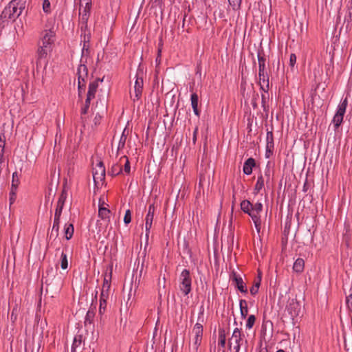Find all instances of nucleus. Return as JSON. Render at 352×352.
I'll return each instance as SVG.
<instances>
[{
	"instance_id": "f257e3e1",
	"label": "nucleus",
	"mask_w": 352,
	"mask_h": 352,
	"mask_svg": "<svg viewBox=\"0 0 352 352\" xmlns=\"http://www.w3.org/2000/svg\"><path fill=\"white\" fill-rule=\"evenodd\" d=\"M54 38L55 32L53 30H45L43 31L38 49V59L39 61L43 59L46 60L48 54L52 51Z\"/></svg>"
},
{
	"instance_id": "f03ea898",
	"label": "nucleus",
	"mask_w": 352,
	"mask_h": 352,
	"mask_svg": "<svg viewBox=\"0 0 352 352\" xmlns=\"http://www.w3.org/2000/svg\"><path fill=\"white\" fill-rule=\"evenodd\" d=\"M241 208L252 218L257 232H259L261 223L260 213L263 210L262 203L258 201L253 205L250 201L243 200L241 203Z\"/></svg>"
},
{
	"instance_id": "7ed1b4c3",
	"label": "nucleus",
	"mask_w": 352,
	"mask_h": 352,
	"mask_svg": "<svg viewBox=\"0 0 352 352\" xmlns=\"http://www.w3.org/2000/svg\"><path fill=\"white\" fill-rule=\"evenodd\" d=\"M23 8L24 3L22 0H12L2 11L0 20L2 23L8 22L9 20L14 21L21 14Z\"/></svg>"
},
{
	"instance_id": "20e7f679",
	"label": "nucleus",
	"mask_w": 352,
	"mask_h": 352,
	"mask_svg": "<svg viewBox=\"0 0 352 352\" xmlns=\"http://www.w3.org/2000/svg\"><path fill=\"white\" fill-rule=\"evenodd\" d=\"M203 331V325L197 322L192 329L189 352H199V348L202 342Z\"/></svg>"
},
{
	"instance_id": "39448f33",
	"label": "nucleus",
	"mask_w": 352,
	"mask_h": 352,
	"mask_svg": "<svg viewBox=\"0 0 352 352\" xmlns=\"http://www.w3.org/2000/svg\"><path fill=\"white\" fill-rule=\"evenodd\" d=\"M111 277L107 278V276L104 278L102 291L100 296L99 314H104L107 309V302L109 296L111 287Z\"/></svg>"
},
{
	"instance_id": "423d86ee",
	"label": "nucleus",
	"mask_w": 352,
	"mask_h": 352,
	"mask_svg": "<svg viewBox=\"0 0 352 352\" xmlns=\"http://www.w3.org/2000/svg\"><path fill=\"white\" fill-rule=\"evenodd\" d=\"M348 105L347 98H342L338 105L336 113L334 115L332 122L334 124L335 129H337L342 122L346 109Z\"/></svg>"
},
{
	"instance_id": "0eeeda50",
	"label": "nucleus",
	"mask_w": 352,
	"mask_h": 352,
	"mask_svg": "<svg viewBox=\"0 0 352 352\" xmlns=\"http://www.w3.org/2000/svg\"><path fill=\"white\" fill-rule=\"evenodd\" d=\"M179 280L180 290L184 294V296H187L191 292L192 289V279L190 275L189 270L186 269L184 270L180 274Z\"/></svg>"
},
{
	"instance_id": "6e6552de",
	"label": "nucleus",
	"mask_w": 352,
	"mask_h": 352,
	"mask_svg": "<svg viewBox=\"0 0 352 352\" xmlns=\"http://www.w3.org/2000/svg\"><path fill=\"white\" fill-rule=\"evenodd\" d=\"M143 75V70L139 67L135 74L134 96L131 95L133 101L139 100L142 96L144 85Z\"/></svg>"
},
{
	"instance_id": "1a4fd4ad",
	"label": "nucleus",
	"mask_w": 352,
	"mask_h": 352,
	"mask_svg": "<svg viewBox=\"0 0 352 352\" xmlns=\"http://www.w3.org/2000/svg\"><path fill=\"white\" fill-rule=\"evenodd\" d=\"M242 340V333L239 329L235 328L232 332V336L228 341L230 347L233 345L234 352H239L241 349V342Z\"/></svg>"
},
{
	"instance_id": "9d476101",
	"label": "nucleus",
	"mask_w": 352,
	"mask_h": 352,
	"mask_svg": "<svg viewBox=\"0 0 352 352\" xmlns=\"http://www.w3.org/2000/svg\"><path fill=\"white\" fill-rule=\"evenodd\" d=\"M155 206L153 204H151L148 208V212L145 217V232L146 236L148 237L152 223L154 218Z\"/></svg>"
},
{
	"instance_id": "9b49d317",
	"label": "nucleus",
	"mask_w": 352,
	"mask_h": 352,
	"mask_svg": "<svg viewBox=\"0 0 352 352\" xmlns=\"http://www.w3.org/2000/svg\"><path fill=\"white\" fill-rule=\"evenodd\" d=\"M232 282L234 283L236 287L242 293L247 294L248 289L245 283H244L240 274L233 272L231 275Z\"/></svg>"
},
{
	"instance_id": "f8f14e48",
	"label": "nucleus",
	"mask_w": 352,
	"mask_h": 352,
	"mask_svg": "<svg viewBox=\"0 0 352 352\" xmlns=\"http://www.w3.org/2000/svg\"><path fill=\"white\" fill-rule=\"evenodd\" d=\"M105 177V167L102 162H98L94 168L93 177L95 182L102 181Z\"/></svg>"
},
{
	"instance_id": "ddd939ff",
	"label": "nucleus",
	"mask_w": 352,
	"mask_h": 352,
	"mask_svg": "<svg viewBox=\"0 0 352 352\" xmlns=\"http://www.w3.org/2000/svg\"><path fill=\"white\" fill-rule=\"evenodd\" d=\"M260 89L265 93H268L270 89V81L268 74L265 72H258Z\"/></svg>"
},
{
	"instance_id": "4468645a",
	"label": "nucleus",
	"mask_w": 352,
	"mask_h": 352,
	"mask_svg": "<svg viewBox=\"0 0 352 352\" xmlns=\"http://www.w3.org/2000/svg\"><path fill=\"white\" fill-rule=\"evenodd\" d=\"M104 199L100 198L99 199L98 216L101 219L109 222L111 211L104 206Z\"/></svg>"
},
{
	"instance_id": "2eb2a0df",
	"label": "nucleus",
	"mask_w": 352,
	"mask_h": 352,
	"mask_svg": "<svg viewBox=\"0 0 352 352\" xmlns=\"http://www.w3.org/2000/svg\"><path fill=\"white\" fill-rule=\"evenodd\" d=\"M91 6H80V20L82 23L86 24L90 13Z\"/></svg>"
},
{
	"instance_id": "dca6fc26",
	"label": "nucleus",
	"mask_w": 352,
	"mask_h": 352,
	"mask_svg": "<svg viewBox=\"0 0 352 352\" xmlns=\"http://www.w3.org/2000/svg\"><path fill=\"white\" fill-rule=\"evenodd\" d=\"M98 81L99 79L94 80L89 84V89L87 94V97H88V100H92L95 98V95L98 87Z\"/></svg>"
},
{
	"instance_id": "f3484780",
	"label": "nucleus",
	"mask_w": 352,
	"mask_h": 352,
	"mask_svg": "<svg viewBox=\"0 0 352 352\" xmlns=\"http://www.w3.org/2000/svg\"><path fill=\"white\" fill-rule=\"evenodd\" d=\"M255 166V160L250 157L248 158L243 164V171L244 174L250 175L252 173V168Z\"/></svg>"
},
{
	"instance_id": "a211bd4d",
	"label": "nucleus",
	"mask_w": 352,
	"mask_h": 352,
	"mask_svg": "<svg viewBox=\"0 0 352 352\" xmlns=\"http://www.w3.org/2000/svg\"><path fill=\"white\" fill-rule=\"evenodd\" d=\"M190 101H191V106L193 109L194 113L199 117L200 112L198 110V102H199V97L198 95L196 93H192L190 96Z\"/></svg>"
},
{
	"instance_id": "6ab92c4d",
	"label": "nucleus",
	"mask_w": 352,
	"mask_h": 352,
	"mask_svg": "<svg viewBox=\"0 0 352 352\" xmlns=\"http://www.w3.org/2000/svg\"><path fill=\"white\" fill-rule=\"evenodd\" d=\"M78 88L80 87V80L84 81L87 76V68L85 64H80L78 68Z\"/></svg>"
},
{
	"instance_id": "aec40b11",
	"label": "nucleus",
	"mask_w": 352,
	"mask_h": 352,
	"mask_svg": "<svg viewBox=\"0 0 352 352\" xmlns=\"http://www.w3.org/2000/svg\"><path fill=\"white\" fill-rule=\"evenodd\" d=\"M239 308L241 312V316L245 319L248 314V302L245 300L241 299L239 300Z\"/></svg>"
},
{
	"instance_id": "412c9836",
	"label": "nucleus",
	"mask_w": 352,
	"mask_h": 352,
	"mask_svg": "<svg viewBox=\"0 0 352 352\" xmlns=\"http://www.w3.org/2000/svg\"><path fill=\"white\" fill-rule=\"evenodd\" d=\"M83 339L82 335H76L72 345L71 352H76L77 349L81 346Z\"/></svg>"
},
{
	"instance_id": "4be33fe9",
	"label": "nucleus",
	"mask_w": 352,
	"mask_h": 352,
	"mask_svg": "<svg viewBox=\"0 0 352 352\" xmlns=\"http://www.w3.org/2000/svg\"><path fill=\"white\" fill-rule=\"evenodd\" d=\"M305 267V261L302 258H297L293 265V270L297 273H300L303 271Z\"/></svg>"
},
{
	"instance_id": "5701e85b",
	"label": "nucleus",
	"mask_w": 352,
	"mask_h": 352,
	"mask_svg": "<svg viewBox=\"0 0 352 352\" xmlns=\"http://www.w3.org/2000/svg\"><path fill=\"white\" fill-rule=\"evenodd\" d=\"M264 183H265L264 178H263V175H261L260 176L258 177L256 185L254 188V194H258L260 192V191L264 187Z\"/></svg>"
},
{
	"instance_id": "b1692460",
	"label": "nucleus",
	"mask_w": 352,
	"mask_h": 352,
	"mask_svg": "<svg viewBox=\"0 0 352 352\" xmlns=\"http://www.w3.org/2000/svg\"><path fill=\"white\" fill-rule=\"evenodd\" d=\"M300 305L296 302H292L289 304V307H288V310L290 312V314L292 316H296L298 315L300 312Z\"/></svg>"
},
{
	"instance_id": "393cba45",
	"label": "nucleus",
	"mask_w": 352,
	"mask_h": 352,
	"mask_svg": "<svg viewBox=\"0 0 352 352\" xmlns=\"http://www.w3.org/2000/svg\"><path fill=\"white\" fill-rule=\"evenodd\" d=\"M219 345L224 348L226 344V331L223 329H219Z\"/></svg>"
},
{
	"instance_id": "a878e982",
	"label": "nucleus",
	"mask_w": 352,
	"mask_h": 352,
	"mask_svg": "<svg viewBox=\"0 0 352 352\" xmlns=\"http://www.w3.org/2000/svg\"><path fill=\"white\" fill-rule=\"evenodd\" d=\"M122 170L121 165L118 162H116L112 165L109 173L112 176H116L119 175Z\"/></svg>"
},
{
	"instance_id": "bb28decb",
	"label": "nucleus",
	"mask_w": 352,
	"mask_h": 352,
	"mask_svg": "<svg viewBox=\"0 0 352 352\" xmlns=\"http://www.w3.org/2000/svg\"><path fill=\"white\" fill-rule=\"evenodd\" d=\"M89 38H87V41H86V36H84V43L82 48V58L81 62L83 61V59L89 55Z\"/></svg>"
},
{
	"instance_id": "cd10ccee",
	"label": "nucleus",
	"mask_w": 352,
	"mask_h": 352,
	"mask_svg": "<svg viewBox=\"0 0 352 352\" xmlns=\"http://www.w3.org/2000/svg\"><path fill=\"white\" fill-rule=\"evenodd\" d=\"M65 239L69 240L74 234V226L73 224L69 223L65 225Z\"/></svg>"
},
{
	"instance_id": "c85d7f7f",
	"label": "nucleus",
	"mask_w": 352,
	"mask_h": 352,
	"mask_svg": "<svg viewBox=\"0 0 352 352\" xmlns=\"http://www.w3.org/2000/svg\"><path fill=\"white\" fill-rule=\"evenodd\" d=\"M261 275L259 274L258 276V279L254 281V285L250 288V292L252 295H256L259 289V287L261 285Z\"/></svg>"
},
{
	"instance_id": "c756f323",
	"label": "nucleus",
	"mask_w": 352,
	"mask_h": 352,
	"mask_svg": "<svg viewBox=\"0 0 352 352\" xmlns=\"http://www.w3.org/2000/svg\"><path fill=\"white\" fill-rule=\"evenodd\" d=\"M120 162H124V171L126 173V174H129L130 173V170H131V166H130V164H129V159L128 157L126 156V155H122L120 157V160H119Z\"/></svg>"
},
{
	"instance_id": "7c9ffc66",
	"label": "nucleus",
	"mask_w": 352,
	"mask_h": 352,
	"mask_svg": "<svg viewBox=\"0 0 352 352\" xmlns=\"http://www.w3.org/2000/svg\"><path fill=\"white\" fill-rule=\"evenodd\" d=\"M266 146L268 148H274V135L272 131H267L266 134Z\"/></svg>"
},
{
	"instance_id": "2f4dec72",
	"label": "nucleus",
	"mask_w": 352,
	"mask_h": 352,
	"mask_svg": "<svg viewBox=\"0 0 352 352\" xmlns=\"http://www.w3.org/2000/svg\"><path fill=\"white\" fill-rule=\"evenodd\" d=\"M126 140V135H125V129H124L120 138V140H119L118 145V152H119L120 150H122L124 148Z\"/></svg>"
},
{
	"instance_id": "473e14b6",
	"label": "nucleus",
	"mask_w": 352,
	"mask_h": 352,
	"mask_svg": "<svg viewBox=\"0 0 352 352\" xmlns=\"http://www.w3.org/2000/svg\"><path fill=\"white\" fill-rule=\"evenodd\" d=\"M19 177H20V174L17 172V171H15L12 173V187H13V188L14 189L15 188H18V186L19 184Z\"/></svg>"
},
{
	"instance_id": "72a5a7b5",
	"label": "nucleus",
	"mask_w": 352,
	"mask_h": 352,
	"mask_svg": "<svg viewBox=\"0 0 352 352\" xmlns=\"http://www.w3.org/2000/svg\"><path fill=\"white\" fill-rule=\"evenodd\" d=\"M258 72H265V59L263 56L258 55Z\"/></svg>"
},
{
	"instance_id": "f704fd0d",
	"label": "nucleus",
	"mask_w": 352,
	"mask_h": 352,
	"mask_svg": "<svg viewBox=\"0 0 352 352\" xmlns=\"http://www.w3.org/2000/svg\"><path fill=\"white\" fill-rule=\"evenodd\" d=\"M60 216H55L52 226V232L55 231L56 234H58L59 230V224H60Z\"/></svg>"
},
{
	"instance_id": "c9c22d12",
	"label": "nucleus",
	"mask_w": 352,
	"mask_h": 352,
	"mask_svg": "<svg viewBox=\"0 0 352 352\" xmlns=\"http://www.w3.org/2000/svg\"><path fill=\"white\" fill-rule=\"evenodd\" d=\"M60 266L63 270H66L68 267V261L67 254L63 252L61 253L60 256Z\"/></svg>"
},
{
	"instance_id": "e433bc0d",
	"label": "nucleus",
	"mask_w": 352,
	"mask_h": 352,
	"mask_svg": "<svg viewBox=\"0 0 352 352\" xmlns=\"http://www.w3.org/2000/svg\"><path fill=\"white\" fill-rule=\"evenodd\" d=\"M256 321V317L254 315H250L248 318V320L246 321L245 327L248 329H250L253 327L254 323Z\"/></svg>"
},
{
	"instance_id": "4c0bfd02",
	"label": "nucleus",
	"mask_w": 352,
	"mask_h": 352,
	"mask_svg": "<svg viewBox=\"0 0 352 352\" xmlns=\"http://www.w3.org/2000/svg\"><path fill=\"white\" fill-rule=\"evenodd\" d=\"M94 317V312L92 311H88L87 312L85 318V324L87 325L88 324H91L93 319Z\"/></svg>"
},
{
	"instance_id": "58836bf2",
	"label": "nucleus",
	"mask_w": 352,
	"mask_h": 352,
	"mask_svg": "<svg viewBox=\"0 0 352 352\" xmlns=\"http://www.w3.org/2000/svg\"><path fill=\"white\" fill-rule=\"evenodd\" d=\"M43 10L46 14H50L51 12V3L49 0H43Z\"/></svg>"
},
{
	"instance_id": "ea45409f",
	"label": "nucleus",
	"mask_w": 352,
	"mask_h": 352,
	"mask_svg": "<svg viewBox=\"0 0 352 352\" xmlns=\"http://www.w3.org/2000/svg\"><path fill=\"white\" fill-rule=\"evenodd\" d=\"M228 1L234 10H238L241 6L242 0H228Z\"/></svg>"
},
{
	"instance_id": "a19ab883",
	"label": "nucleus",
	"mask_w": 352,
	"mask_h": 352,
	"mask_svg": "<svg viewBox=\"0 0 352 352\" xmlns=\"http://www.w3.org/2000/svg\"><path fill=\"white\" fill-rule=\"evenodd\" d=\"M16 190H17V188H15L14 189L13 187L11 186V190L10 192V204H12L16 199Z\"/></svg>"
},
{
	"instance_id": "79ce46f5",
	"label": "nucleus",
	"mask_w": 352,
	"mask_h": 352,
	"mask_svg": "<svg viewBox=\"0 0 352 352\" xmlns=\"http://www.w3.org/2000/svg\"><path fill=\"white\" fill-rule=\"evenodd\" d=\"M66 198H67V194L65 191H63L58 198L57 204L64 206Z\"/></svg>"
},
{
	"instance_id": "37998d69",
	"label": "nucleus",
	"mask_w": 352,
	"mask_h": 352,
	"mask_svg": "<svg viewBox=\"0 0 352 352\" xmlns=\"http://www.w3.org/2000/svg\"><path fill=\"white\" fill-rule=\"evenodd\" d=\"M66 198H67V194L65 191H63L58 198L57 204L64 206Z\"/></svg>"
},
{
	"instance_id": "c03bdc74",
	"label": "nucleus",
	"mask_w": 352,
	"mask_h": 352,
	"mask_svg": "<svg viewBox=\"0 0 352 352\" xmlns=\"http://www.w3.org/2000/svg\"><path fill=\"white\" fill-rule=\"evenodd\" d=\"M131 221V212L130 210H126L124 217V222L126 225Z\"/></svg>"
},
{
	"instance_id": "a18cd8bd",
	"label": "nucleus",
	"mask_w": 352,
	"mask_h": 352,
	"mask_svg": "<svg viewBox=\"0 0 352 352\" xmlns=\"http://www.w3.org/2000/svg\"><path fill=\"white\" fill-rule=\"evenodd\" d=\"M296 63V56L295 54H291L289 56V65L291 67H294Z\"/></svg>"
},
{
	"instance_id": "49530a36",
	"label": "nucleus",
	"mask_w": 352,
	"mask_h": 352,
	"mask_svg": "<svg viewBox=\"0 0 352 352\" xmlns=\"http://www.w3.org/2000/svg\"><path fill=\"white\" fill-rule=\"evenodd\" d=\"M63 208V206L57 204L56 210H55L54 215L55 216H61Z\"/></svg>"
},
{
	"instance_id": "de8ad7c7",
	"label": "nucleus",
	"mask_w": 352,
	"mask_h": 352,
	"mask_svg": "<svg viewBox=\"0 0 352 352\" xmlns=\"http://www.w3.org/2000/svg\"><path fill=\"white\" fill-rule=\"evenodd\" d=\"M80 6H91V0H79Z\"/></svg>"
},
{
	"instance_id": "09e8293b",
	"label": "nucleus",
	"mask_w": 352,
	"mask_h": 352,
	"mask_svg": "<svg viewBox=\"0 0 352 352\" xmlns=\"http://www.w3.org/2000/svg\"><path fill=\"white\" fill-rule=\"evenodd\" d=\"M268 98H269L268 93L264 92L263 94H261V102H262L263 105H264L266 103V101L268 99Z\"/></svg>"
},
{
	"instance_id": "8fccbe9b",
	"label": "nucleus",
	"mask_w": 352,
	"mask_h": 352,
	"mask_svg": "<svg viewBox=\"0 0 352 352\" xmlns=\"http://www.w3.org/2000/svg\"><path fill=\"white\" fill-rule=\"evenodd\" d=\"M346 303H347L349 308L351 309V311L352 312V294L349 295L346 298Z\"/></svg>"
},
{
	"instance_id": "3c124183",
	"label": "nucleus",
	"mask_w": 352,
	"mask_h": 352,
	"mask_svg": "<svg viewBox=\"0 0 352 352\" xmlns=\"http://www.w3.org/2000/svg\"><path fill=\"white\" fill-rule=\"evenodd\" d=\"M273 149L274 148H268L267 146H266L265 157L267 158H269L271 156V155L272 154Z\"/></svg>"
},
{
	"instance_id": "603ef678",
	"label": "nucleus",
	"mask_w": 352,
	"mask_h": 352,
	"mask_svg": "<svg viewBox=\"0 0 352 352\" xmlns=\"http://www.w3.org/2000/svg\"><path fill=\"white\" fill-rule=\"evenodd\" d=\"M165 283H166V279L165 276H163V278L161 279V278H159L158 280V285L159 287L162 286L163 288L165 287Z\"/></svg>"
},
{
	"instance_id": "864d4df0",
	"label": "nucleus",
	"mask_w": 352,
	"mask_h": 352,
	"mask_svg": "<svg viewBox=\"0 0 352 352\" xmlns=\"http://www.w3.org/2000/svg\"><path fill=\"white\" fill-rule=\"evenodd\" d=\"M5 141L0 137V151L4 153Z\"/></svg>"
},
{
	"instance_id": "5fc2aeb1",
	"label": "nucleus",
	"mask_w": 352,
	"mask_h": 352,
	"mask_svg": "<svg viewBox=\"0 0 352 352\" xmlns=\"http://www.w3.org/2000/svg\"><path fill=\"white\" fill-rule=\"evenodd\" d=\"M265 176L267 177V182H268V180H270V170L269 168H266L265 170Z\"/></svg>"
},
{
	"instance_id": "6e6d98bb",
	"label": "nucleus",
	"mask_w": 352,
	"mask_h": 352,
	"mask_svg": "<svg viewBox=\"0 0 352 352\" xmlns=\"http://www.w3.org/2000/svg\"><path fill=\"white\" fill-rule=\"evenodd\" d=\"M88 109H89V107H87V105H85V106L81 109V113H82V114H86V113H87Z\"/></svg>"
},
{
	"instance_id": "4d7b16f0",
	"label": "nucleus",
	"mask_w": 352,
	"mask_h": 352,
	"mask_svg": "<svg viewBox=\"0 0 352 352\" xmlns=\"http://www.w3.org/2000/svg\"><path fill=\"white\" fill-rule=\"evenodd\" d=\"M198 131V128L196 127L194 132H193V141L195 142L196 140V135Z\"/></svg>"
},
{
	"instance_id": "13d9d810",
	"label": "nucleus",
	"mask_w": 352,
	"mask_h": 352,
	"mask_svg": "<svg viewBox=\"0 0 352 352\" xmlns=\"http://www.w3.org/2000/svg\"><path fill=\"white\" fill-rule=\"evenodd\" d=\"M91 100H88V97H87L86 100H85V105H87V107H89Z\"/></svg>"
},
{
	"instance_id": "bf43d9fd",
	"label": "nucleus",
	"mask_w": 352,
	"mask_h": 352,
	"mask_svg": "<svg viewBox=\"0 0 352 352\" xmlns=\"http://www.w3.org/2000/svg\"><path fill=\"white\" fill-rule=\"evenodd\" d=\"M203 315H204L203 311H201V312H200V313L199 314V316H198V320H201V318H202V319H203Z\"/></svg>"
},
{
	"instance_id": "052dcab7",
	"label": "nucleus",
	"mask_w": 352,
	"mask_h": 352,
	"mask_svg": "<svg viewBox=\"0 0 352 352\" xmlns=\"http://www.w3.org/2000/svg\"><path fill=\"white\" fill-rule=\"evenodd\" d=\"M349 15L351 17L352 15V8L349 10Z\"/></svg>"
},
{
	"instance_id": "680f3d73",
	"label": "nucleus",
	"mask_w": 352,
	"mask_h": 352,
	"mask_svg": "<svg viewBox=\"0 0 352 352\" xmlns=\"http://www.w3.org/2000/svg\"><path fill=\"white\" fill-rule=\"evenodd\" d=\"M276 352H285V351L282 349H280V350H278Z\"/></svg>"
},
{
	"instance_id": "e2e57ef3",
	"label": "nucleus",
	"mask_w": 352,
	"mask_h": 352,
	"mask_svg": "<svg viewBox=\"0 0 352 352\" xmlns=\"http://www.w3.org/2000/svg\"><path fill=\"white\" fill-rule=\"evenodd\" d=\"M204 1H206L207 0H204Z\"/></svg>"
}]
</instances>
